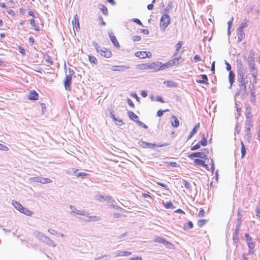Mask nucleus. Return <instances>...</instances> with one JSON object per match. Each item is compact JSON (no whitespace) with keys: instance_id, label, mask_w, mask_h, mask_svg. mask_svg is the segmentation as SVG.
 <instances>
[{"instance_id":"a19ab883","label":"nucleus","mask_w":260,"mask_h":260,"mask_svg":"<svg viewBox=\"0 0 260 260\" xmlns=\"http://www.w3.org/2000/svg\"><path fill=\"white\" fill-rule=\"evenodd\" d=\"M165 207L167 209H175V207L173 205V203L171 202H167L165 204Z\"/></svg>"},{"instance_id":"052dcab7","label":"nucleus","mask_w":260,"mask_h":260,"mask_svg":"<svg viewBox=\"0 0 260 260\" xmlns=\"http://www.w3.org/2000/svg\"><path fill=\"white\" fill-rule=\"evenodd\" d=\"M200 147H201L200 144H199V143H198L197 144H196L195 145H194L193 146H192L191 148V150L192 151L196 150L199 149L200 148Z\"/></svg>"},{"instance_id":"cd10ccee","label":"nucleus","mask_w":260,"mask_h":260,"mask_svg":"<svg viewBox=\"0 0 260 260\" xmlns=\"http://www.w3.org/2000/svg\"><path fill=\"white\" fill-rule=\"evenodd\" d=\"M246 120L253 121L252 119V114L251 112V109L250 108H247L246 109Z\"/></svg>"},{"instance_id":"a878e982","label":"nucleus","mask_w":260,"mask_h":260,"mask_svg":"<svg viewBox=\"0 0 260 260\" xmlns=\"http://www.w3.org/2000/svg\"><path fill=\"white\" fill-rule=\"evenodd\" d=\"M12 204L15 209H16L17 210L19 211L20 212H21V209H22V208L23 207L21 204H20L19 203H18V202H17L16 201H14V200L12 201Z\"/></svg>"},{"instance_id":"37998d69","label":"nucleus","mask_w":260,"mask_h":260,"mask_svg":"<svg viewBox=\"0 0 260 260\" xmlns=\"http://www.w3.org/2000/svg\"><path fill=\"white\" fill-rule=\"evenodd\" d=\"M52 182V180L49 178H43L41 177L40 183L42 184L49 183Z\"/></svg>"},{"instance_id":"864d4df0","label":"nucleus","mask_w":260,"mask_h":260,"mask_svg":"<svg viewBox=\"0 0 260 260\" xmlns=\"http://www.w3.org/2000/svg\"><path fill=\"white\" fill-rule=\"evenodd\" d=\"M137 123L140 126H142L143 127H144V128L145 129H147L148 128V126L147 125H146L145 123H144L143 122L140 121V120H138L137 122Z\"/></svg>"},{"instance_id":"c85d7f7f","label":"nucleus","mask_w":260,"mask_h":260,"mask_svg":"<svg viewBox=\"0 0 260 260\" xmlns=\"http://www.w3.org/2000/svg\"><path fill=\"white\" fill-rule=\"evenodd\" d=\"M48 232L51 234L52 235H55V236H58V237H63L64 236V234H62L61 233H59L58 232H57V231L55 230H53V229H49L48 230Z\"/></svg>"},{"instance_id":"49530a36","label":"nucleus","mask_w":260,"mask_h":260,"mask_svg":"<svg viewBox=\"0 0 260 260\" xmlns=\"http://www.w3.org/2000/svg\"><path fill=\"white\" fill-rule=\"evenodd\" d=\"M88 59L89 61L92 63L96 64L98 63L97 59L94 56L89 55Z\"/></svg>"},{"instance_id":"5701e85b","label":"nucleus","mask_w":260,"mask_h":260,"mask_svg":"<svg viewBox=\"0 0 260 260\" xmlns=\"http://www.w3.org/2000/svg\"><path fill=\"white\" fill-rule=\"evenodd\" d=\"M127 114L129 118L136 122L138 120V116L135 114L133 111H128L127 112Z\"/></svg>"},{"instance_id":"a211bd4d","label":"nucleus","mask_w":260,"mask_h":260,"mask_svg":"<svg viewBox=\"0 0 260 260\" xmlns=\"http://www.w3.org/2000/svg\"><path fill=\"white\" fill-rule=\"evenodd\" d=\"M70 208L71 209V213H75L78 215H85L84 211H80L77 210L74 206L73 205H70Z\"/></svg>"},{"instance_id":"a18cd8bd","label":"nucleus","mask_w":260,"mask_h":260,"mask_svg":"<svg viewBox=\"0 0 260 260\" xmlns=\"http://www.w3.org/2000/svg\"><path fill=\"white\" fill-rule=\"evenodd\" d=\"M239 231L235 230L233 233V240L234 242H237L238 241Z\"/></svg>"},{"instance_id":"338daca9","label":"nucleus","mask_w":260,"mask_h":260,"mask_svg":"<svg viewBox=\"0 0 260 260\" xmlns=\"http://www.w3.org/2000/svg\"><path fill=\"white\" fill-rule=\"evenodd\" d=\"M256 215L258 218H259L260 220V208L257 206L256 209Z\"/></svg>"},{"instance_id":"39448f33","label":"nucleus","mask_w":260,"mask_h":260,"mask_svg":"<svg viewBox=\"0 0 260 260\" xmlns=\"http://www.w3.org/2000/svg\"><path fill=\"white\" fill-rule=\"evenodd\" d=\"M248 62L251 75L253 78L255 79L257 75V71L255 68L254 58L251 57L248 60Z\"/></svg>"},{"instance_id":"412c9836","label":"nucleus","mask_w":260,"mask_h":260,"mask_svg":"<svg viewBox=\"0 0 260 260\" xmlns=\"http://www.w3.org/2000/svg\"><path fill=\"white\" fill-rule=\"evenodd\" d=\"M235 75L234 73L232 71H230L229 75V82L230 83V88L232 87L233 84L235 81Z\"/></svg>"},{"instance_id":"2f4dec72","label":"nucleus","mask_w":260,"mask_h":260,"mask_svg":"<svg viewBox=\"0 0 260 260\" xmlns=\"http://www.w3.org/2000/svg\"><path fill=\"white\" fill-rule=\"evenodd\" d=\"M164 84L169 87H175L177 86L176 83L173 81H165Z\"/></svg>"},{"instance_id":"de8ad7c7","label":"nucleus","mask_w":260,"mask_h":260,"mask_svg":"<svg viewBox=\"0 0 260 260\" xmlns=\"http://www.w3.org/2000/svg\"><path fill=\"white\" fill-rule=\"evenodd\" d=\"M183 184L185 188L187 189L190 190L191 189V185L186 180H183Z\"/></svg>"},{"instance_id":"7ed1b4c3","label":"nucleus","mask_w":260,"mask_h":260,"mask_svg":"<svg viewBox=\"0 0 260 260\" xmlns=\"http://www.w3.org/2000/svg\"><path fill=\"white\" fill-rule=\"evenodd\" d=\"M245 240L247 243V245L248 246V254H253L254 253V247L255 244L253 242L252 238L248 234H245Z\"/></svg>"},{"instance_id":"8fccbe9b","label":"nucleus","mask_w":260,"mask_h":260,"mask_svg":"<svg viewBox=\"0 0 260 260\" xmlns=\"http://www.w3.org/2000/svg\"><path fill=\"white\" fill-rule=\"evenodd\" d=\"M207 220L205 219H200L198 221V225L201 228L205 224Z\"/></svg>"},{"instance_id":"393cba45","label":"nucleus","mask_w":260,"mask_h":260,"mask_svg":"<svg viewBox=\"0 0 260 260\" xmlns=\"http://www.w3.org/2000/svg\"><path fill=\"white\" fill-rule=\"evenodd\" d=\"M172 125L175 127H177L179 125V121L175 116H172L171 118Z\"/></svg>"},{"instance_id":"680f3d73","label":"nucleus","mask_w":260,"mask_h":260,"mask_svg":"<svg viewBox=\"0 0 260 260\" xmlns=\"http://www.w3.org/2000/svg\"><path fill=\"white\" fill-rule=\"evenodd\" d=\"M133 21L135 22L137 24H139L140 26H143V23L141 22V21L137 18H134L133 19Z\"/></svg>"},{"instance_id":"ddd939ff","label":"nucleus","mask_w":260,"mask_h":260,"mask_svg":"<svg viewBox=\"0 0 260 260\" xmlns=\"http://www.w3.org/2000/svg\"><path fill=\"white\" fill-rule=\"evenodd\" d=\"M183 61L180 56H173V59L170 60L172 66L178 65L182 63Z\"/></svg>"},{"instance_id":"bb28decb","label":"nucleus","mask_w":260,"mask_h":260,"mask_svg":"<svg viewBox=\"0 0 260 260\" xmlns=\"http://www.w3.org/2000/svg\"><path fill=\"white\" fill-rule=\"evenodd\" d=\"M132 254L131 252L129 251H118L116 252L115 257H118V256H125L130 255Z\"/></svg>"},{"instance_id":"f704fd0d","label":"nucleus","mask_w":260,"mask_h":260,"mask_svg":"<svg viewBox=\"0 0 260 260\" xmlns=\"http://www.w3.org/2000/svg\"><path fill=\"white\" fill-rule=\"evenodd\" d=\"M199 143L200 144V145H202L203 146H206L207 145V138L204 134L203 135L202 138Z\"/></svg>"},{"instance_id":"09e8293b","label":"nucleus","mask_w":260,"mask_h":260,"mask_svg":"<svg viewBox=\"0 0 260 260\" xmlns=\"http://www.w3.org/2000/svg\"><path fill=\"white\" fill-rule=\"evenodd\" d=\"M46 244L49 246H51L53 247H56V244L54 242V241L53 240L50 239L49 238H48Z\"/></svg>"},{"instance_id":"69168bd1","label":"nucleus","mask_w":260,"mask_h":260,"mask_svg":"<svg viewBox=\"0 0 260 260\" xmlns=\"http://www.w3.org/2000/svg\"><path fill=\"white\" fill-rule=\"evenodd\" d=\"M201 59V57L199 55H194V56L193 57V61L194 62H197L199 61H200Z\"/></svg>"},{"instance_id":"9d476101","label":"nucleus","mask_w":260,"mask_h":260,"mask_svg":"<svg viewBox=\"0 0 260 260\" xmlns=\"http://www.w3.org/2000/svg\"><path fill=\"white\" fill-rule=\"evenodd\" d=\"M72 76L70 75H68L66 74V77L64 80V85L66 90H71V84L72 82Z\"/></svg>"},{"instance_id":"4d7b16f0","label":"nucleus","mask_w":260,"mask_h":260,"mask_svg":"<svg viewBox=\"0 0 260 260\" xmlns=\"http://www.w3.org/2000/svg\"><path fill=\"white\" fill-rule=\"evenodd\" d=\"M197 132V131L196 130H195V129H192V131H191L188 138H187V140H189L190 139H191L193 136Z\"/></svg>"},{"instance_id":"e433bc0d","label":"nucleus","mask_w":260,"mask_h":260,"mask_svg":"<svg viewBox=\"0 0 260 260\" xmlns=\"http://www.w3.org/2000/svg\"><path fill=\"white\" fill-rule=\"evenodd\" d=\"M30 24L31 26H32L34 27V29L35 30L39 31V26L36 24L35 20L34 19H31L30 20Z\"/></svg>"},{"instance_id":"423d86ee","label":"nucleus","mask_w":260,"mask_h":260,"mask_svg":"<svg viewBox=\"0 0 260 260\" xmlns=\"http://www.w3.org/2000/svg\"><path fill=\"white\" fill-rule=\"evenodd\" d=\"M253 121L246 120L245 125V135L247 139L251 138L252 134L250 132L251 127H253Z\"/></svg>"},{"instance_id":"5fc2aeb1","label":"nucleus","mask_w":260,"mask_h":260,"mask_svg":"<svg viewBox=\"0 0 260 260\" xmlns=\"http://www.w3.org/2000/svg\"><path fill=\"white\" fill-rule=\"evenodd\" d=\"M165 163H166V164H168V165L171 166V167H178V166H179V165H178L177 163H176L175 162H172V161H171V162H169V161H166V162H165Z\"/></svg>"},{"instance_id":"79ce46f5","label":"nucleus","mask_w":260,"mask_h":260,"mask_svg":"<svg viewBox=\"0 0 260 260\" xmlns=\"http://www.w3.org/2000/svg\"><path fill=\"white\" fill-rule=\"evenodd\" d=\"M194 162L198 165L203 166H204L205 161L202 159L197 158L194 159Z\"/></svg>"},{"instance_id":"58836bf2","label":"nucleus","mask_w":260,"mask_h":260,"mask_svg":"<svg viewBox=\"0 0 260 260\" xmlns=\"http://www.w3.org/2000/svg\"><path fill=\"white\" fill-rule=\"evenodd\" d=\"M29 180L30 182H39L40 183L41 181V177H31L29 179Z\"/></svg>"},{"instance_id":"2eb2a0df","label":"nucleus","mask_w":260,"mask_h":260,"mask_svg":"<svg viewBox=\"0 0 260 260\" xmlns=\"http://www.w3.org/2000/svg\"><path fill=\"white\" fill-rule=\"evenodd\" d=\"M109 36L111 41L112 42L114 46H115L117 48L119 47V44L117 41L116 37L114 35L113 33L109 32Z\"/></svg>"},{"instance_id":"c03bdc74","label":"nucleus","mask_w":260,"mask_h":260,"mask_svg":"<svg viewBox=\"0 0 260 260\" xmlns=\"http://www.w3.org/2000/svg\"><path fill=\"white\" fill-rule=\"evenodd\" d=\"M248 22V21L247 20L245 19L244 21L240 24V26L238 28L243 29V28L247 26Z\"/></svg>"},{"instance_id":"6e6d98bb","label":"nucleus","mask_w":260,"mask_h":260,"mask_svg":"<svg viewBox=\"0 0 260 260\" xmlns=\"http://www.w3.org/2000/svg\"><path fill=\"white\" fill-rule=\"evenodd\" d=\"M132 39L134 42H138L141 40V37L139 36H134L132 37Z\"/></svg>"},{"instance_id":"3c124183","label":"nucleus","mask_w":260,"mask_h":260,"mask_svg":"<svg viewBox=\"0 0 260 260\" xmlns=\"http://www.w3.org/2000/svg\"><path fill=\"white\" fill-rule=\"evenodd\" d=\"M246 149L245 147L243 144V143L241 142V153H242V157H243L244 155L246 154Z\"/></svg>"},{"instance_id":"774afa93","label":"nucleus","mask_w":260,"mask_h":260,"mask_svg":"<svg viewBox=\"0 0 260 260\" xmlns=\"http://www.w3.org/2000/svg\"><path fill=\"white\" fill-rule=\"evenodd\" d=\"M107 257H108V255H103V256H102L101 257H99L95 258V260H107L106 258H105Z\"/></svg>"},{"instance_id":"6e6552de","label":"nucleus","mask_w":260,"mask_h":260,"mask_svg":"<svg viewBox=\"0 0 260 260\" xmlns=\"http://www.w3.org/2000/svg\"><path fill=\"white\" fill-rule=\"evenodd\" d=\"M188 157L193 159L194 157H199L202 159L207 158V154L205 152H198L192 153L188 155Z\"/></svg>"},{"instance_id":"f03ea898","label":"nucleus","mask_w":260,"mask_h":260,"mask_svg":"<svg viewBox=\"0 0 260 260\" xmlns=\"http://www.w3.org/2000/svg\"><path fill=\"white\" fill-rule=\"evenodd\" d=\"M171 18L169 15L165 14L163 15L160 21V27L162 32L165 31L167 26L170 23Z\"/></svg>"},{"instance_id":"c9c22d12","label":"nucleus","mask_w":260,"mask_h":260,"mask_svg":"<svg viewBox=\"0 0 260 260\" xmlns=\"http://www.w3.org/2000/svg\"><path fill=\"white\" fill-rule=\"evenodd\" d=\"M99 7L105 15H108V9L104 5H99Z\"/></svg>"},{"instance_id":"6ab92c4d","label":"nucleus","mask_w":260,"mask_h":260,"mask_svg":"<svg viewBox=\"0 0 260 260\" xmlns=\"http://www.w3.org/2000/svg\"><path fill=\"white\" fill-rule=\"evenodd\" d=\"M39 95L35 90L31 91L28 96V99L30 100H37L38 99Z\"/></svg>"},{"instance_id":"4be33fe9","label":"nucleus","mask_w":260,"mask_h":260,"mask_svg":"<svg viewBox=\"0 0 260 260\" xmlns=\"http://www.w3.org/2000/svg\"><path fill=\"white\" fill-rule=\"evenodd\" d=\"M72 24L74 27L76 29L79 28V18L77 14L75 15L74 20L72 21Z\"/></svg>"},{"instance_id":"4468645a","label":"nucleus","mask_w":260,"mask_h":260,"mask_svg":"<svg viewBox=\"0 0 260 260\" xmlns=\"http://www.w3.org/2000/svg\"><path fill=\"white\" fill-rule=\"evenodd\" d=\"M129 67L126 66H113L111 68V70L113 71H124Z\"/></svg>"},{"instance_id":"f3484780","label":"nucleus","mask_w":260,"mask_h":260,"mask_svg":"<svg viewBox=\"0 0 260 260\" xmlns=\"http://www.w3.org/2000/svg\"><path fill=\"white\" fill-rule=\"evenodd\" d=\"M237 35L238 39V42H241L245 38V35L243 29H237Z\"/></svg>"},{"instance_id":"f257e3e1","label":"nucleus","mask_w":260,"mask_h":260,"mask_svg":"<svg viewBox=\"0 0 260 260\" xmlns=\"http://www.w3.org/2000/svg\"><path fill=\"white\" fill-rule=\"evenodd\" d=\"M92 45L95 47L96 52L101 56L106 58H110L111 56L112 53L110 50L105 48H103L102 49L101 46L95 42H92Z\"/></svg>"},{"instance_id":"e2e57ef3","label":"nucleus","mask_w":260,"mask_h":260,"mask_svg":"<svg viewBox=\"0 0 260 260\" xmlns=\"http://www.w3.org/2000/svg\"><path fill=\"white\" fill-rule=\"evenodd\" d=\"M225 63L226 64V69L230 72L232 69L231 64L229 63H228L226 60H225Z\"/></svg>"},{"instance_id":"f8f14e48","label":"nucleus","mask_w":260,"mask_h":260,"mask_svg":"<svg viewBox=\"0 0 260 260\" xmlns=\"http://www.w3.org/2000/svg\"><path fill=\"white\" fill-rule=\"evenodd\" d=\"M200 77H201L202 79H197L196 80L197 82H198L199 83L204 84L207 85H209L208 79V77L206 75H205V74L201 75L200 76H198L199 78Z\"/></svg>"},{"instance_id":"ea45409f","label":"nucleus","mask_w":260,"mask_h":260,"mask_svg":"<svg viewBox=\"0 0 260 260\" xmlns=\"http://www.w3.org/2000/svg\"><path fill=\"white\" fill-rule=\"evenodd\" d=\"M34 234L35 235V236L39 240H40V239L43 238V237H44V236L45 235L44 234H43L42 233H41L40 232H38V231H35L34 232Z\"/></svg>"},{"instance_id":"72a5a7b5","label":"nucleus","mask_w":260,"mask_h":260,"mask_svg":"<svg viewBox=\"0 0 260 260\" xmlns=\"http://www.w3.org/2000/svg\"><path fill=\"white\" fill-rule=\"evenodd\" d=\"M21 213L27 215V216H31L32 214V212L28 209L26 208L23 207L22 209H21Z\"/></svg>"},{"instance_id":"b1692460","label":"nucleus","mask_w":260,"mask_h":260,"mask_svg":"<svg viewBox=\"0 0 260 260\" xmlns=\"http://www.w3.org/2000/svg\"><path fill=\"white\" fill-rule=\"evenodd\" d=\"M87 218L85 219L84 220L86 222H91L92 221H99L100 219V218L99 216H86Z\"/></svg>"},{"instance_id":"473e14b6","label":"nucleus","mask_w":260,"mask_h":260,"mask_svg":"<svg viewBox=\"0 0 260 260\" xmlns=\"http://www.w3.org/2000/svg\"><path fill=\"white\" fill-rule=\"evenodd\" d=\"M145 54L146 51H138L135 53V56L140 58H145Z\"/></svg>"},{"instance_id":"13d9d810","label":"nucleus","mask_w":260,"mask_h":260,"mask_svg":"<svg viewBox=\"0 0 260 260\" xmlns=\"http://www.w3.org/2000/svg\"><path fill=\"white\" fill-rule=\"evenodd\" d=\"M183 44V42L182 41H179L176 45V49L177 51H179L180 48L182 47Z\"/></svg>"},{"instance_id":"dca6fc26","label":"nucleus","mask_w":260,"mask_h":260,"mask_svg":"<svg viewBox=\"0 0 260 260\" xmlns=\"http://www.w3.org/2000/svg\"><path fill=\"white\" fill-rule=\"evenodd\" d=\"M171 67H172V66L170 61L166 62L165 63H162L160 62V68H155V71L157 72V71H159V70H165L166 69L169 68H170Z\"/></svg>"},{"instance_id":"c756f323","label":"nucleus","mask_w":260,"mask_h":260,"mask_svg":"<svg viewBox=\"0 0 260 260\" xmlns=\"http://www.w3.org/2000/svg\"><path fill=\"white\" fill-rule=\"evenodd\" d=\"M137 69L138 70H147L150 69L149 68V63H141L137 65Z\"/></svg>"},{"instance_id":"bf43d9fd","label":"nucleus","mask_w":260,"mask_h":260,"mask_svg":"<svg viewBox=\"0 0 260 260\" xmlns=\"http://www.w3.org/2000/svg\"><path fill=\"white\" fill-rule=\"evenodd\" d=\"M0 149L2 150H3V151H6L9 150V148L7 146L3 145L1 143H0Z\"/></svg>"},{"instance_id":"1a4fd4ad","label":"nucleus","mask_w":260,"mask_h":260,"mask_svg":"<svg viewBox=\"0 0 260 260\" xmlns=\"http://www.w3.org/2000/svg\"><path fill=\"white\" fill-rule=\"evenodd\" d=\"M245 72H243L241 70L237 71V81L239 83L248 82L246 78L244 77Z\"/></svg>"},{"instance_id":"20e7f679","label":"nucleus","mask_w":260,"mask_h":260,"mask_svg":"<svg viewBox=\"0 0 260 260\" xmlns=\"http://www.w3.org/2000/svg\"><path fill=\"white\" fill-rule=\"evenodd\" d=\"M138 144L140 147L144 148H148L153 149L156 146H157V147H163L168 146V144H166V143H164V144H162L161 145H156L155 144L150 143L144 142L143 141L139 142Z\"/></svg>"},{"instance_id":"0e129e2a","label":"nucleus","mask_w":260,"mask_h":260,"mask_svg":"<svg viewBox=\"0 0 260 260\" xmlns=\"http://www.w3.org/2000/svg\"><path fill=\"white\" fill-rule=\"evenodd\" d=\"M49 237H48L46 235H44V237H43V238H42L40 241L44 242V243H46Z\"/></svg>"},{"instance_id":"4c0bfd02","label":"nucleus","mask_w":260,"mask_h":260,"mask_svg":"<svg viewBox=\"0 0 260 260\" xmlns=\"http://www.w3.org/2000/svg\"><path fill=\"white\" fill-rule=\"evenodd\" d=\"M237 67H238L237 71L241 70L243 72H245V70L243 67V65L242 61L237 60Z\"/></svg>"},{"instance_id":"0eeeda50","label":"nucleus","mask_w":260,"mask_h":260,"mask_svg":"<svg viewBox=\"0 0 260 260\" xmlns=\"http://www.w3.org/2000/svg\"><path fill=\"white\" fill-rule=\"evenodd\" d=\"M247 83V82L245 83H239V88L238 90V91L236 92V95H244L246 92V84Z\"/></svg>"},{"instance_id":"aec40b11","label":"nucleus","mask_w":260,"mask_h":260,"mask_svg":"<svg viewBox=\"0 0 260 260\" xmlns=\"http://www.w3.org/2000/svg\"><path fill=\"white\" fill-rule=\"evenodd\" d=\"M154 241L156 242L163 243L165 245L171 244V243L167 241L165 239H164L160 237H159V236L156 237Z\"/></svg>"},{"instance_id":"9b49d317","label":"nucleus","mask_w":260,"mask_h":260,"mask_svg":"<svg viewBox=\"0 0 260 260\" xmlns=\"http://www.w3.org/2000/svg\"><path fill=\"white\" fill-rule=\"evenodd\" d=\"M95 199L99 201H106L108 202H111V201H112V197L107 195L103 196L101 194H98L95 196Z\"/></svg>"},{"instance_id":"603ef678","label":"nucleus","mask_w":260,"mask_h":260,"mask_svg":"<svg viewBox=\"0 0 260 260\" xmlns=\"http://www.w3.org/2000/svg\"><path fill=\"white\" fill-rule=\"evenodd\" d=\"M116 120H114V121L115 122V124L118 125H122L123 124V122L122 121V120L119 118H116Z\"/></svg>"},{"instance_id":"7c9ffc66","label":"nucleus","mask_w":260,"mask_h":260,"mask_svg":"<svg viewBox=\"0 0 260 260\" xmlns=\"http://www.w3.org/2000/svg\"><path fill=\"white\" fill-rule=\"evenodd\" d=\"M149 63V68L150 69H154V71H155V68H160V62L157 61V62H154L152 63Z\"/></svg>"}]
</instances>
